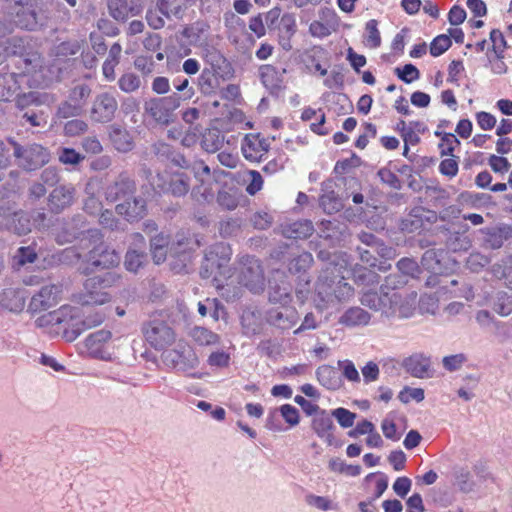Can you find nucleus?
<instances>
[{"mask_svg":"<svg viewBox=\"0 0 512 512\" xmlns=\"http://www.w3.org/2000/svg\"><path fill=\"white\" fill-rule=\"evenodd\" d=\"M270 146L268 138L260 132L247 134L242 142L243 156L250 161H260Z\"/></svg>","mask_w":512,"mask_h":512,"instance_id":"12","label":"nucleus"},{"mask_svg":"<svg viewBox=\"0 0 512 512\" xmlns=\"http://www.w3.org/2000/svg\"><path fill=\"white\" fill-rule=\"evenodd\" d=\"M75 196V188L71 184L57 186L49 194L48 202L52 212L60 213L69 207Z\"/></svg>","mask_w":512,"mask_h":512,"instance_id":"22","label":"nucleus"},{"mask_svg":"<svg viewBox=\"0 0 512 512\" xmlns=\"http://www.w3.org/2000/svg\"><path fill=\"white\" fill-rule=\"evenodd\" d=\"M16 19L15 25L27 30H34L38 25L36 10L32 5V0H18L13 8Z\"/></svg>","mask_w":512,"mask_h":512,"instance_id":"17","label":"nucleus"},{"mask_svg":"<svg viewBox=\"0 0 512 512\" xmlns=\"http://www.w3.org/2000/svg\"><path fill=\"white\" fill-rule=\"evenodd\" d=\"M241 324L245 335L260 334L264 325L261 312L256 309L244 310L241 316Z\"/></svg>","mask_w":512,"mask_h":512,"instance_id":"28","label":"nucleus"},{"mask_svg":"<svg viewBox=\"0 0 512 512\" xmlns=\"http://www.w3.org/2000/svg\"><path fill=\"white\" fill-rule=\"evenodd\" d=\"M193 244L189 240H178L176 245L170 248L171 255L179 258L181 262L178 264L177 262L172 263V268L177 272L182 271L186 268L187 264L191 262V250L193 249Z\"/></svg>","mask_w":512,"mask_h":512,"instance_id":"30","label":"nucleus"},{"mask_svg":"<svg viewBox=\"0 0 512 512\" xmlns=\"http://www.w3.org/2000/svg\"><path fill=\"white\" fill-rule=\"evenodd\" d=\"M269 301L275 304L288 305L291 301V287L285 284L283 286L272 287L269 292Z\"/></svg>","mask_w":512,"mask_h":512,"instance_id":"45","label":"nucleus"},{"mask_svg":"<svg viewBox=\"0 0 512 512\" xmlns=\"http://www.w3.org/2000/svg\"><path fill=\"white\" fill-rule=\"evenodd\" d=\"M108 10L115 20L125 21L129 17L139 15L142 7L133 0H108Z\"/></svg>","mask_w":512,"mask_h":512,"instance_id":"24","label":"nucleus"},{"mask_svg":"<svg viewBox=\"0 0 512 512\" xmlns=\"http://www.w3.org/2000/svg\"><path fill=\"white\" fill-rule=\"evenodd\" d=\"M301 119L303 121L314 120L310 124V128H317L325 123V114L321 109L306 108L301 114Z\"/></svg>","mask_w":512,"mask_h":512,"instance_id":"57","label":"nucleus"},{"mask_svg":"<svg viewBox=\"0 0 512 512\" xmlns=\"http://www.w3.org/2000/svg\"><path fill=\"white\" fill-rule=\"evenodd\" d=\"M208 25L203 22H197L186 28L184 35L190 39L191 43L203 45L207 40Z\"/></svg>","mask_w":512,"mask_h":512,"instance_id":"40","label":"nucleus"},{"mask_svg":"<svg viewBox=\"0 0 512 512\" xmlns=\"http://www.w3.org/2000/svg\"><path fill=\"white\" fill-rule=\"evenodd\" d=\"M332 417H334L339 425L343 428L352 427L357 415L346 408H336L331 411Z\"/></svg>","mask_w":512,"mask_h":512,"instance_id":"52","label":"nucleus"},{"mask_svg":"<svg viewBox=\"0 0 512 512\" xmlns=\"http://www.w3.org/2000/svg\"><path fill=\"white\" fill-rule=\"evenodd\" d=\"M329 468L334 472L343 473L349 476H358L361 473L359 465H350L340 458H332L329 461Z\"/></svg>","mask_w":512,"mask_h":512,"instance_id":"46","label":"nucleus"},{"mask_svg":"<svg viewBox=\"0 0 512 512\" xmlns=\"http://www.w3.org/2000/svg\"><path fill=\"white\" fill-rule=\"evenodd\" d=\"M116 98L107 92L99 94L92 108V117L99 122L109 121L117 110Z\"/></svg>","mask_w":512,"mask_h":512,"instance_id":"18","label":"nucleus"},{"mask_svg":"<svg viewBox=\"0 0 512 512\" xmlns=\"http://www.w3.org/2000/svg\"><path fill=\"white\" fill-rule=\"evenodd\" d=\"M401 295L397 292L384 291L380 287L379 292L367 290L362 293L360 302L369 309L380 312L382 317L391 318L396 316V306L400 303Z\"/></svg>","mask_w":512,"mask_h":512,"instance_id":"3","label":"nucleus"},{"mask_svg":"<svg viewBox=\"0 0 512 512\" xmlns=\"http://www.w3.org/2000/svg\"><path fill=\"white\" fill-rule=\"evenodd\" d=\"M152 184L163 193L171 194L174 197L185 196L189 189V177L183 172L164 171L158 173Z\"/></svg>","mask_w":512,"mask_h":512,"instance_id":"5","label":"nucleus"},{"mask_svg":"<svg viewBox=\"0 0 512 512\" xmlns=\"http://www.w3.org/2000/svg\"><path fill=\"white\" fill-rule=\"evenodd\" d=\"M14 145V156L18 159L19 166L28 171H34L50 160V154L46 148L38 144H32L25 148L17 143Z\"/></svg>","mask_w":512,"mask_h":512,"instance_id":"4","label":"nucleus"},{"mask_svg":"<svg viewBox=\"0 0 512 512\" xmlns=\"http://www.w3.org/2000/svg\"><path fill=\"white\" fill-rule=\"evenodd\" d=\"M377 25L378 23L374 19L366 23L365 45L370 48H377L381 44L380 32Z\"/></svg>","mask_w":512,"mask_h":512,"instance_id":"50","label":"nucleus"},{"mask_svg":"<svg viewBox=\"0 0 512 512\" xmlns=\"http://www.w3.org/2000/svg\"><path fill=\"white\" fill-rule=\"evenodd\" d=\"M117 214L125 217L128 221L140 219L146 214V201L141 196H131L116 205Z\"/></svg>","mask_w":512,"mask_h":512,"instance_id":"23","label":"nucleus"},{"mask_svg":"<svg viewBox=\"0 0 512 512\" xmlns=\"http://www.w3.org/2000/svg\"><path fill=\"white\" fill-rule=\"evenodd\" d=\"M493 309L500 316H508L512 313V295L506 292L496 294Z\"/></svg>","mask_w":512,"mask_h":512,"instance_id":"44","label":"nucleus"},{"mask_svg":"<svg viewBox=\"0 0 512 512\" xmlns=\"http://www.w3.org/2000/svg\"><path fill=\"white\" fill-rule=\"evenodd\" d=\"M335 187L336 183L332 179H328L321 184L319 204L327 214L337 213L344 207L343 200L336 193Z\"/></svg>","mask_w":512,"mask_h":512,"instance_id":"16","label":"nucleus"},{"mask_svg":"<svg viewBox=\"0 0 512 512\" xmlns=\"http://www.w3.org/2000/svg\"><path fill=\"white\" fill-rule=\"evenodd\" d=\"M398 272L402 275L406 276L408 280L409 277L415 278L420 273V267L418 263L413 258H402L397 262Z\"/></svg>","mask_w":512,"mask_h":512,"instance_id":"49","label":"nucleus"},{"mask_svg":"<svg viewBox=\"0 0 512 512\" xmlns=\"http://www.w3.org/2000/svg\"><path fill=\"white\" fill-rule=\"evenodd\" d=\"M109 330H98L91 333L85 339V346L89 354L95 358L110 360L111 355L105 350V344L111 339Z\"/></svg>","mask_w":512,"mask_h":512,"instance_id":"19","label":"nucleus"},{"mask_svg":"<svg viewBox=\"0 0 512 512\" xmlns=\"http://www.w3.org/2000/svg\"><path fill=\"white\" fill-rule=\"evenodd\" d=\"M181 97L174 93L168 97L160 99H154L147 103V110L154 116H157V112L162 108L176 109L180 106Z\"/></svg>","mask_w":512,"mask_h":512,"instance_id":"36","label":"nucleus"},{"mask_svg":"<svg viewBox=\"0 0 512 512\" xmlns=\"http://www.w3.org/2000/svg\"><path fill=\"white\" fill-rule=\"evenodd\" d=\"M55 312H61V327L64 330V337L67 341H74L82 332L79 327V310L69 305H63Z\"/></svg>","mask_w":512,"mask_h":512,"instance_id":"14","label":"nucleus"},{"mask_svg":"<svg viewBox=\"0 0 512 512\" xmlns=\"http://www.w3.org/2000/svg\"><path fill=\"white\" fill-rule=\"evenodd\" d=\"M81 105L73 104L70 101L64 102L57 111L56 118L59 122H56L57 125H62L61 120H68L67 123L64 124V128H85L86 124L82 121L74 119L79 116L81 113Z\"/></svg>","mask_w":512,"mask_h":512,"instance_id":"26","label":"nucleus"},{"mask_svg":"<svg viewBox=\"0 0 512 512\" xmlns=\"http://www.w3.org/2000/svg\"><path fill=\"white\" fill-rule=\"evenodd\" d=\"M135 192V181L127 173H121L107 186L105 195L108 201L115 202L128 199L133 196Z\"/></svg>","mask_w":512,"mask_h":512,"instance_id":"13","label":"nucleus"},{"mask_svg":"<svg viewBox=\"0 0 512 512\" xmlns=\"http://www.w3.org/2000/svg\"><path fill=\"white\" fill-rule=\"evenodd\" d=\"M77 231L69 226L64 225L60 231L55 234V241L59 245H64L73 242L77 238Z\"/></svg>","mask_w":512,"mask_h":512,"instance_id":"63","label":"nucleus"},{"mask_svg":"<svg viewBox=\"0 0 512 512\" xmlns=\"http://www.w3.org/2000/svg\"><path fill=\"white\" fill-rule=\"evenodd\" d=\"M371 314L359 306L348 308L339 317L338 323L342 326L354 328L359 326H367L371 322Z\"/></svg>","mask_w":512,"mask_h":512,"instance_id":"25","label":"nucleus"},{"mask_svg":"<svg viewBox=\"0 0 512 512\" xmlns=\"http://www.w3.org/2000/svg\"><path fill=\"white\" fill-rule=\"evenodd\" d=\"M311 427L316 435L327 442V444L331 445L333 443V431L335 430V425L331 413L324 409H320L314 414Z\"/></svg>","mask_w":512,"mask_h":512,"instance_id":"20","label":"nucleus"},{"mask_svg":"<svg viewBox=\"0 0 512 512\" xmlns=\"http://www.w3.org/2000/svg\"><path fill=\"white\" fill-rule=\"evenodd\" d=\"M143 333L146 341L155 349H163L175 340V334L171 327L160 320L148 322L143 327Z\"/></svg>","mask_w":512,"mask_h":512,"instance_id":"7","label":"nucleus"},{"mask_svg":"<svg viewBox=\"0 0 512 512\" xmlns=\"http://www.w3.org/2000/svg\"><path fill=\"white\" fill-rule=\"evenodd\" d=\"M453 475L454 485H456L460 491L469 493L474 489L475 484L467 468L456 466L453 469Z\"/></svg>","mask_w":512,"mask_h":512,"instance_id":"38","label":"nucleus"},{"mask_svg":"<svg viewBox=\"0 0 512 512\" xmlns=\"http://www.w3.org/2000/svg\"><path fill=\"white\" fill-rule=\"evenodd\" d=\"M121 51L122 47L118 43H114L109 49L108 57L102 66L103 76L107 81L115 79V67L119 63Z\"/></svg>","mask_w":512,"mask_h":512,"instance_id":"33","label":"nucleus"},{"mask_svg":"<svg viewBox=\"0 0 512 512\" xmlns=\"http://www.w3.org/2000/svg\"><path fill=\"white\" fill-rule=\"evenodd\" d=\"M406 276L402 275L401 273H391L388 276H386L384 283L380 287H384V291H387L389 289L395 290L397 288H400L404 286L407 283Z\"/></svg>","mask_w":512,"mask_h":512,"instance_id":"62","label":"nucleus"},{"mask_svg":"<svg viewBox=\"0 0 512 512\" xmlns=\"http://www.w3.org/2000/svg\"><path fill=\"white\" fill-rule=\"evenodd\" d=\"M224 141L221 130H205L202 134L201 146L205 151L214 153L223 147Z\"/></svg>","mask_w":512,"mask_h":512,"instance_id":"34","label":"nucleus"},{"mask_svg":"<svg viewBox=\"0 0 512 512\" xmlns=\"http://www.w3.org/2000/svg\"><path fill=\"white\" fill-rule=\"evenodd\" d=\"M314 232V226L309 220H298L283 225L282 234L286 238L306 239Z\"/></svg>","mask_w":512,"mask_h":512,"instance_id":"29","label":"nucleus"},{"mask_svg":"<svg viewBox=\"0 0 512 512\" xmlns=\"http://www.w3.org/2000/svg\"><path fill=\"white\" fill-rule=\"evenodd\" d=\"M299 320L297 310L289 305L272 307L266 312V321L282 330L291 329Z\"/></svg>","mask_w":512,"mask_h":512,"instance_id":"10","label":"nucleus"},{"mask_svg":"<svg viewBox=\"0 0 512 512\" xmlns=\"http://www.w3.org/2000/svg\"><path fill=\"white\" fill-rule=\"evenodd\" d=\"M146 257L147 255L144 251L129 248L125 256V268L130 272L136 273L145 263Z\"/></svg>","mask_w":512,"mask_h":512,"instance_id":"41","label":"nucleus"},{"mask_svg":"<svg viewBox=\"0 0 512 512\" xmlns=\"http://www.w3.org/2000/svg\"><path fill=\"white\" fill-rule=\"evenodd\" d=\"M443 256V250L429 249L422 256V265L430 271L438 272L441 270Z\"/></svg>","mask_w":512,"mask_h":512,"instance_id":"42","label":"nucleus"},{"mask_svg":"<svg viewBox=\"0 0 512 512\" xmlns=\"http://www.w3.org/2000/svg\"><path fill=\"white\" fill-rule=\"evenodd\" d=\"M357 252L359 254V258L362 261V263L366 264L367 266L371 268L378 267L381 271H386L390 265H386L385 262L380 263L378 265V259L374 255V251L372 249H365L362 247H357Z\"/></svg>","mask_w":512,"mask_h":512,"instance_id":"51","label":"nucleus"},{"mask_svg":"<svg viewBox=\"0 0 512 512\" xmlns=\"http://www.w3.org/2000/svg\"><path fill=\"white\" fill-rule=\"evenodd\" d=\"M91 93L90 88L87 85H77L75 86L69 96V101L73 104H82L89 97Z\"/></svg>","mask_w":512,"mask_h":512,"instance_id":"64","label":"nucleus"},{"mask_svg":"<svg viewBox=\"0 0 512 512\" xmlns=\"http://www.w3.org/2000/svg\"><path fill=\"white\" fill-rule=\"evenodd\" d=\"M484 235L483 245L489 249H499L504 242L512 237V226L501 224L495 227H486L480 230Z\"/></svg>","mask_w":512,"mask_h":512,"instance_id":"21","label":"nucleus"},{"mask_svg":"<svg viewBox=\"0 0 512 512\" xmlns=\"http://www.w3.org/2000/svg\"><path fill=\"white\" fill-rule=\"evenodd\" d=\"M306 503L310 506L316 507L319 510L327 511L336 509L332 502L323 496H317L314 494H308L305 497Z\"/></svg>","mask_w":512,"mask_h":512,"instance_id":"60","label":"nucleus"},{"mask_svg":"<svg viewBox=\"0 0 512 512\" xmlns=\"http://www.w3.org/2000/svg\"><path fill=\"white\" fill-rule=\"evenodd\" d=\"M404 365L412 376L424 378L428 376L430 360L421 354H415L407 358Z\"/></svg>","mask_w":512,"mask_h":512,"instance_id":"31","label":"nucleus"},{"mask_svg":"<svg viewBox=\"0 0 512 512\" xmlns=\"http://www.w3.org/2000/svg\"><path fill=\"white\" fill-rule=\"evenodd\" d=\"M338 367L341 370L343 377L346 378L349 382H360L359 372L351 360H339Z\"/></svg>","mask_w":512,"mask_h":512,"instance_id":"53","label":"nucleus"},{"mask_svg":"<svg viewBox=\"0 0 512 512\" xmlns=\"http://www.w3.org/2000/svg\"><path fill=\"white\" fill-rule=\"evenodd\" d=\"M196 180L200 182L199 186H196L192 189L191 195L197 201L209 202L213 199V193L211 188L206 185V181L210 179L211 171L208 165H206L203 161H195L190 163L189 168Z\"/></svg>","mask_w":512,"mask_h":512,"instance_id":"11","label":"nucleus"},{"mask_svg":"<svg viewBox=\"0 0 512 512\" xmlns=\"http://www.w3.org/2000/svg\"><path fill=\"white\" fill-rule=\"evenodd\" d=\"M122 284V276L115 271H108L100 275L88 278L84 283V288L88 292L83 301L84 305L97 304L102 305L109 302L110 296L102 289L117 287Z\"/></svg>","mask_w":512,"mask_h":512,"instance_id":"2","label":"nucleus"},{"mask_svg":"<svg viewBox=\"0 0 512 512\" xmlns=\"http://www.w3.org/2000/svg\"><path fill=\"white\" fill-rule=\"evenodd\" d=\"M225 250V247L222 245H217L213 247L208 253L205 255V259L201 266V276L203 278H209L212 276L217 269L220 268L221 263L219 261L215 260V256L221 252L223 253Z\"/></svg>","mask_w":512,"mask_h":512,"instance_id":"35","label":"nucleus"},{"mask_svg":"<svg viewBox=\"0 0 512 512\" xmlns=\"http://www.w3.org/2000/svg\"><path fill=\"white\" fill-rule=\"evenodd\" d=\"M396 73L405 83H411L420 77L419 70L412 64H406L402 68H396Z\"/></svg>","mask_w":512,"mask_h":512,"instance_id":"61","label":"nucleus"},{"mask_svg":"<svg viewBox=\"0 0 512 512\" xmlns=\"http://www.w3.org/2000/svg\"><path fill=\"white\" fill-rule=\"evenodd\" d=\"M460 144L457 137L452 133H444L439 143L441 155H452L455 148Z\"/></svg>","mask_w":512,"mask_h":512,"instance_id":"56","label":"nucleus"},{"mask_svg":"<svg viewBox=\"0 0 512 512\" xmlns=\"http://www.w3.org/2000/svg\"><path fill=\"white\" fill-rule=\"evenodd\" d=\"M105 320V313L101 309L92 310L83 315L79 316V327L83 329V332L87 329H91L95 326L100 325Z\"/></svg>","mask_w":512,"mask_h":512,"instance_id":"43","label":"nucleus"},{"mask_svg":"<svg viewBox=\"0 0 512 512\" xmlns=\"http://www.w3.org/2000/svg\"><path fill=\"white\" fill-rule=\"evenodd\" d=\"M190 335L197 344L202 346L215 345L220 341V337L216 333L200 326L194 327Z\"/></svg>","mask_w":512,"mask_h":512,"instance_id":"39","label":"nucleus"},{"mask_svg":"<svg viewBox=\"0 0 512 512\" xmlns=\"http://www.w3.org/2000/svg\"><path fill=\"white\" fill-rule=\"evenodd\" d=\"M353 295V287L340 275L337 267L328 264L320 273L316 283L315 307L323 311L348 301Z\"/></svg>","mask_w":512,"mask_h":512,"instance_id":"1","label":"nucleus"},{"mask_svg":"<svg viewBox=\"0 0 512 512\" xmlns=\"http://www.w3.org/2000/svg\"><path fill=\"white\" fill-rule=\"evenodd\" d=\"M239 282L253 293H259L264 290L263 270L257 259H246L240 271Z\"/></svg>","mask_w":512,"mask_h":512,"instance_id":"8","label":"nucleus"},{"mask_svg":"<svg viewBox=\"0 0 512 512\" xmlns=\"http://www.w3.org/2000/svg\"><path fill=\"white\" fill-rule=\"evenodd\" d=\"M118 85L123 92L132 93L139 89L141 80L135 73L127 72L121 75L118 80Z\"/></svg>","mask_w":512,"mask_h":512,"instance_id":"48","label":"nucleus"},{"mask_svg":"<svg viewBox=\"0 0 512 512\" xmlns=\"http://www.w3.org/2000/svg\"><path fill=\"white\" fill-rule=\"evenodd\" d=\"M490 40L492 42L493 51L495 52L498 58H503V52L506 48V40L503 36V33L494 29L490 32Z\"/></svg>","mask_w":512,"mask_h":512,"instance_id":"59","label":"nucleus"},{"mask_svg":"<svg viewBox=\"0 0 512 512\" xmlns=\"http://www.w3.org/2000/svg\"><path fill=\"white\" fill-rule=\"evenodd\" d=\"M63 288L60 284L43 286L38 293L31 298L29 309L33 312L47 310L59 303L62 299Z\"/></svg>","mask_w":512,"mask_h":512,"instance_id":"9","label":"nucleus"},{"mask_svg":"<svg viewBox=\"0 0 512 512\" xmlns=\"http://www.w3.org/2000/svg\"><path fill=\"white\" fill-rule=\"evenodd\" d=\"M8 230L17 235H26L31 231L32 224L26 212L18 210L9 222L5 223Z\"/></svg>","mask_w":512,"mask_h":512,"instance_id":"32","label":"nucleus"},{"mask_svg":"<svg viewBox=\"0 0 512 512\" xmlns=\"http://www.w3.org/2000/svg\"><path fill=\"white\" fill-rule=\"evenodd\" d=\"M164 361L178 371L187 372L199 364V358L194 349L186 343H178L175 348L167 350Z\"/></svg>","mask_w":512,"mask_h":512,"instance_id":"6","label":"nucleus"},{"mask_svg":"<svg viewBox=\"0 0 512 512\" xmlns=\"http://www.w3.org/2000/svg\"><path fill=\"white\" fill-rule=\"evenodd\" d=\"M451 39L447 35H439L432 41L430 45V53L434 57L442 55L451 46Z\"/></svg>","mask_w":512,"mask_h":512,"instance_id":"55","label":"nucleus"},{"mask_svg":"<svg viewBox=\"0 0 512 512\" xmlns=\"http://www.w3.org/2000/svg\"><path fill=\"white\" fill-rule=\"evenodd\" d=\"M355 280L364 285H373L379 282V275L366 268H359L354 271Z\"/></svg>","mask_w":512,"mask_h":512,"instance_id":"58","label":"nucleus"},{"mask_svg":"<svg viewBox=\"0 0 512 512\" xmlns=\"http://www.w3.org/2000/svg\"><path fill=\"white\" fill-rule=\"evenodd\" d=\"M109 138L115 149L120 152H128L133 148V137L128 130H111Z\"/></svg>","mask_w":512,"mask_h":512,"instance_id":"37","label":"nucleus"},{"mask_svg":"<svg viewBox=\"0 0 512 512\" xmlns=\"http://www.w3.org/2000/svg\"><path fill=\"white\" fill-rule=\"evenodd\" d=\"M121 257L114 249H110L106 244L100 242L95 245L88 253V261L94 267L110 268L120 263Z\"/></svg>","mask_w":512,"mask_h":512,"instance_id":"15","label":"nucleus"},{"mask_svg":"<svg viewBox=\"0 0 512 512\" xmlns=\"http://www.w3.org/2000/svg\"><path fill=\"white\" fill-rule=\"evenodd\" d=\"M165 16L161 13L159 9V4L156 2L154 8H150L146 13V21L148 25L155 30L161 29L165 25Z\"/></svg>","mask_w":512,"mask_h":512,"instance_id":"54","label":"nucleus"},{"mask_svg":"<svg viewBox=\"0 0 512 512\" xmlns=\"http://www.w3.org/2000/svg\"><path fill=\"white\" fill-rule=\"evenodd\" d=\"M313 263V256L309 252H303L297 257L291 259L288 269L292 273H300L308 269Z\"/></svg>","mask_w":512,"mask_h":512,"instance_id":"47","label":"nucleus"},{"mask_svg":"<svg viewBox=\"0 0 512 512\" xmlns=\"http://www.w3.org/2000/svg\"><path fill=\"white\" fill-rule=\"evenodd\" d=\"M318 382L328 390H338L343 386L338 370L330 365H322L316 370Z\"/></svg>","mask_w":512,"mask_h":512,"instance_id":"27","label":"nucleus"}]
</instances>
